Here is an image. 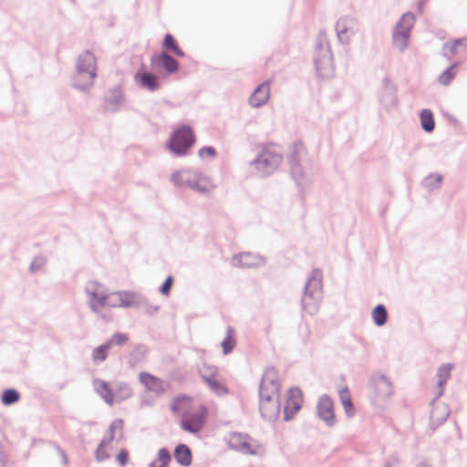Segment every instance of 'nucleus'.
Segmentation results:
<instances>
[{"label":"nucleus","mask_w":467,"mask_h":467,"mask_svg":"<svg viewBox=\"0 0 467 467\" xmlns=\"http://www.w3.org/2000/svg\"><path fill=\"white\" fill-rule=\"evenodd\" d=\"M174 414H180L181 428L190 433L200 432L207 420L208 409L204 404L193 402L191 397L182 395L175 397L170 403Z\"/></svg>","instance_id":"obj_1"},{"label":"nucleus","mask_w":467,"mask_h":467,"mask_svg":"<svg viewBox=\"0 0 467 467\" xmlns=\"http://www.w3.org/2000/svg\"><path fill=\"white\" fill-rule=\"evenodd\" d=\"M97 76L96 57L87 51L83 53L77 63V73L74 77V85L80 89L92 86Z\"/></svg>","instance_id":"obj_2"},{"label":"nucleus","mask_w":467,"mask_h":467,"mask_svg":"<svg viewBox=\"0 0 467 467\" xmlns=\"http://www.w3.org/2000/svg\"><path fill=\"white\" fill-rule=\"evenodd\" d=\"M322 278L323 275L320 270L312 271L305 287L302 303L304 308L311 314L317 310V304L321 299Z\"/></svg>","instance_id":"obj_3"},{"label":"nucleus","mask_w":467,"mask_h":467,"mask_svg":"<svg viewBox=\"0 0 467 467\" xmlns=\"http://www.w3.org/2000/svg\"><path fill=\"white\" fill-rule=\"evenodd\" d=\"M281 162L280 148L275 144H269L265 147L254 165L256 170L262 174H269L275 171Z\"/></svg>","instance_id":"obj_4"},{"label":"nucleus","mask_w":467,"mask_h":467,"mask_svg":"<svg viewBox=\"0 0 467 467\" xmlns=\"http://www.w3.org/2000/svg\"><path fill=\"white\" fill-rule=\"evenodd\" d=\"M280 380L278 371L271 367L263 375L259 396L260 400H279Z\"/></svg>","instance_id":"obj_5"},{"label":"nucleus","mask_w":467,"mask_h":467,"mask_svg":"<svg viewBox=\"0 0 467 467\" xmlns=\"http://www.w3.org/2000/svg\"><path fill=\"white\" fill-rule=\"evenodd\" d=\"M194 135L189 126L183 125L176 129L168 143L169 149L178 154H184L194 143Z\"/></svg>","instance_id":"obj_6"},{"label":"nucleus","mask_w":467,"mask_h":467,"mask_svg":"<svg viewBox=\"0 0 467 467\" xmlns=\"http://www.w3.org/2000/svg\"><path fill=\"white\" fill-rule=\"evenodd\" d=\"M316 70L322 79H330L334 77L335 68L332 62V54L328 46H320L315 53Z\"/></svg>","instance_id":"obj_7"},{"label":"nucleus","mask_w":467,"mask_h":467,"mask_svg":"<svg viewBox=\"0 0 467 467\" xmlns=\"http://www.w3.org/2000/svg\"><path fill=\"white\" fill-rule=\"evenodd\" d=\"M415 16L412 13L404 14L396 26L394 33V44L401 51H403L409 43L410 31L413 27Z\"/></svg>","instance_id":"obj_8"},{"label":"nucleus","mask_w":467,"mask_h":467,"mask_svg":"<svg viewBox=\"0 0 467 467\" xmlns=\"http://www.w3.org/2000/svg\"><path fill=\"white\" fill-rule=\"evenodd\" d=\"M172 179L180 186H190L202 192H207L213 188L207 178L190 171H178L173 174Z\"/></svg>","instance_id":"obj_9"},{"label":"nucleus","mask_w":467,"mask_h":467,"mask_svg":"<svg viewBox=\"0 0 467 467\" xmlns=\"http://www.w3.org/2000/svg\"><path fill=\"white\" fill-rule=\"evenodd\" d=\"M227 442L233 450L243 453L254 454L259 448L258 443L246 434L233 432L229 435Z\"/></svg>","instance_id":"obj_10"},{"label":"nucleus","mask_w":467,"mask_h":467,"mask_svg":"<svg viewBox=\"0 0 467 467\" xmlns=\"http://www.w3.org/2000/svg\"><path fill=\"white\" fill-rule=\"evenodd\" d=\"M202 379L208 385L210 389L218 396H223L228 393L225 383L220 378L217 368L206 367L202 370Z\"/></svg>","instance_id":"obj_11"},{"label":"nucleus","mask_w":467,"mask_h":467,"mask_svg":"<svg viewBox=\"0 0 467 467\" xmlns=\"http://www.w3.org/2000/svg\"><path fill=\"white\" fill-rule=\"evenodd\" d=\"M303 404V394L298 388H291L287 391V398L285 405V419L290 420L299 410Z\"/></svg>","instance_id":"obj_12"},{"label":"nucleus","mask_w":467,"mask_h":467,"mask_svg":"<svg viewBox=\"0 0 467 467\" xmlns=\"http://www.w3.org/2000/svg\"><path fill=\"white\" fill-rule=\"evenodd\" d=\"M138 304V296L130 291H119L109 294L110 307H131Z\"/></svg>","instance_id":"obj_13"},{"label":"nucleus","mask_w":467,"mask_h":467,"mask_svg":"<svg viewBox=\"0 0 467 467\" xmlns=\"http://www.w3.org/2000/svg\"><path fill=\"white\" fill-rule=\"evenodd\" d=\"M140 382L144 388L156 395H161L165 392V385L161 379L155 377L154 375L148 372H141L139 375Z\"/></svg>","instance_id":"obj_14"},{"label":"nucleus","mask_w":467,"mask_h":467,"mask_svg":"<svg viewBox=\"0 0 467 467\" xmlns=\"http://www.w3.org/2000/svg\"><path fill=\"white\" fill-rule=\"evenodd\" d=\"M450 414L449 408L442 402H437L432 405L430 422L432 429H436L446 421Z\"/></svg>","instance_id":"obj_15"},{"label":"nucleus","mask_w":467,"mask_h":467,"mask_svg":"<svg viewBox=\"0 0 467 467\" xmlns=\"http://www.w3.org/2000/svg\"><path fill=\"white\" fill-rule=\"evenodd\" d=\"M317 412L319 417L326 421L328 425H332L335 421V411L333 400L327 397L323 396L317 403Z\"/></svg>","instance_id":"obj_16"},{"label":"nucleus","mask_w":467,"mask_h":467,"mask_svg":"<svg viewBox=\"0 0 467 467\" xmlns=\"http://www.w3.org/2000/svg\"><path fill=\"white\" fill-rule=\"evenodd\" d=\"M91 307L96 310L103 306H109V294H106L102 287L94 285L88 290Z\"/></svg>","instance_id":"obj_17"},{"label":"nucleus","mask_w":467,"mask_h":467,"mask_svg":"<svg viewBox=\"0 0 467 467\" xmlns=\"http://www.w3.org/2000/svg\"><path fill=\"white\" fill-rule=\"evenodd\" d=\"M336 30L339 40L348 43L355 31V22L348 18H340L336 25Z\"/></svg>","instance_id":"obj_18"},{"label":"nucleus","mask_w":467,"mask_h":467,"mask_svg":"<svg viewBox=\"0 0 467 467\" xmlns=\"http://www.w3.org/2000/svg\"><path fill=\"white\" fill-rule=\"evenodd\" d=\"M270 97V87L268 82L262 83L250 97V105L258 108L265 104Z\"/></svg>","instance_id":"obj_19"},{"label":"nucleus","mask_w":467,"mask_h":467,"mask_svg":"<svg viewBox=\"0 0 467 467\" xmlns=\"http://www.w3.org/2000/svg\"><path fill=\"white\" fill-rule=\"evenodd\" d=\"M259 408L264 418L275 420L280 411L279 400H260Z\"/></svg>","instance_id":"obj_20"},{"label":"nucleus","mask_w":467,"mask_h":467,"mask_svg":"<svg viewBox=\"0 0 467 467\" xmlns=\"http://www.w3.org/2000/svg\"><path fill=\"white\" fill-rule=\"evenodd\" d=\"M135 80L140 84V87L148 88L151 91L157 89L160 87L156 76L146 71L144 68H140L136 73Z\"/></svg>","instance_id":"obj_21"},{"label":"nucleus","mask_w":467,"mask_h":467,"mask_svg":"<svg viewBox=\"0 0 467 467\" xmlns=\"http://www.w3.org/2000/svg\"><path fill=\"white\" fill-rule=\"evenodd\" d=\"M93 387L96 392L105 400L106 403L109 405L113 404L114 394L109 383L103 379H97L93 381Z\"/></svg>","instance_id":"obj_22"},{"label":"nucleus","mask_w":467,"mask_h":467,"mask_svg":"<svg viewBox=\"0 0 467 467\" xmlns=\"http://www.w3.org/2000/svg\"><path fill=\"white\" fill-rule=\"evenodd\" d=\"M157 63L161 64L169 73L176 72L179 67L178 62L165 52L151 57V64Z\"/></svg>","instance_id":"obj_23"},{"label":"nucleus","mask_w":467,"mask_h":467,"mask_svg":"<svg viewBox=\"0 0 467 467\" xmlns=\"http://www.w3.org/2000/svg\"><path fill=\"white\" fill-rule=\"evenodd\" d=\"M175 461L182 466H190L192 464V451L185 444H179L174 450Z\"/></svg>","instance_id":"obj_24"},{"label":"nucleus","mask_w":467,"mask_h":467,"mask_svg":"<svg viewBox=\"0 0 467 467\" xmlns=\"http://www.w3.org/2000/svg\"><path fill=\"white\" fill-rule=\"evenodd\" d=\"M106 109L115 110L124 101L123 93L119 88L111 89L105 98Z\"/></svg>","instance_id":"obj_25"},{"label":"nucleus","mask_w":467,"mask_h":467,"mask_svg":"<svg viewBox=\"0 0 467 467\" xmlns=\"http://www.w3.org/2000/svg\"><path fill=\"white\" fill-rule=\"evenodd\" d=\"M339 399L345 412L348 416L354 415V406L351 400V395L348 387H343L338 390Z\"/></svg>","instance_id":"obj_26"},{"label":"nucleus","mask_w":467,"mask_h":467,"mask_svg":"<svg viewBox=\"0 0 467 467\" xmlns=\"http://www.w3.org/2000/svg\"><path fill=\"white\" fill-rule=\"evenodd\" d=\"M236 346L235 331L233 327H229L226 329V335L222 341L223 352L224 355L229 354Z\"/></svg>","instance_id":"obj_27"},{"label":"nucleus","mask_w":467,"mask_h":467,"mask_svg":"<svg viewBox=\"0 0 467 467\" xmlns=\"http://www.w3.org/2000/svg\"><path fill=\"white\" fill-rule=\"evenodd\" d=\"M451 370V365L445 364L442 365L438 371V386H439V391L438 396H441L443 393L444 390V385L446 384L447 380L450 378Z\"/></svg>","instance_id":"obj_28"},{"label":"nucleus","mask_w":467,"mask_h":467,"mask_svg":"<svg viewBox=\"0 0 467 467\" xmlns=\"http://www.w3.org/2000/svg\"><path fill=\"white\" fill-rule=\"evenodd\" d=\"M420 125L426 132H431L435 127L432 112L430 109H423L420 115Z\"/></svg>","instance_id":"obj_29"},{"label":"nucleus","mask_w":467,"mask_h":467,"mask_svg":"<svg viewBox=\"0 0 467 467\" xmlns=\"http://www.w3.org/2000/svg\"><path fill=\"white\" fill-rule=\"evenodd\" d=\"M163 47L171 51L178 57H184L183 51L179 47L177 41L171 34H166L163 40Z\"/></svg>","instance_id":"obj_30"},{"label":"nucleus","mask_w":467,"mask_h":467,"mask_svg":"<svg viewBox=\"0 0 467 467\" xmlns=\"http://www.w3.org/2000/svg\"><path fill=\"white\" fill-rule=\"evenodd\" d=\"M371 316L374 323L379 327L385 325L387 322L388 313L383 305L377 306L372 310Z\"/></svg>","instance_id":"obj_31"},{"label":"nucleus","mask_w":467,"mask_h":467,"mask_svg":"<svg viewBox=\"0 0 467 467\" xmlns=\"http://www.w3.org/2000/svg\"><path fill=\"white\" fill-rule=\"evenodd\" d=\"M171 454L167 449H161L156 459L150 463V467H168L171 462Z\"/></svg>","instance_id":"obj_32"},{"label":"nucleus","mask_w":467,"mask_h":467,"mask_svg":"<svg viewBox=\"0 0 467 467\" xmlns=\"http://www.w3.org/2000/svg\"><path fill=\"white\" fill-rule=\"evenodd\" d=\"M110 346L109 343H105L101 346H99L95 348L92 351V359L95 363H99L104 361L109 354V351L110 349Z\"/></svg>","instance_id":"obj_33"},{"label":"nucleus","mask_w":467,"mask_h":467,"mask_svg":"<svg viewBox=\"0 0 467 467\" xmlns=\"http://www.w3.org/2000/svg\"><path fill=\"white\" fill-rule=\"evenodd\" d=\"M444 48L451 55H456L460 49L467 48V38L455 39L445 44Z\"/></svg>","instance_id":"obj_34"},{"label":"nucleus","mask_w":467,"mask_h":467,"mask_svg":"<svg viewBox=\"0 0 467 467\" xmlns=\"http://www.w3.org/2000/svg\"><path fill=\"white\" fill-rule=\"evenodd\" d=\"M373 388L379 394L389 396L391 393V386L385 378L377 379L373 382Z\"/></svg>","instance_id":"obj_35"},{"label":"nucleus","mask_w":467,"mask_h":467,"mask_svg":"<svg viewBox=\"0 0 467 467\" xmlns=\"http://www.w3.org/2000/svg\"><path fill=\"white\" fill-rule=\"evenodd\" d=\"M256 257L252 254H242L234 258L235 265L243 267H251L256 264Z\"/></svg>","instance_id":"obj_36"},{"label":"nucleus","mask_w":467,"mask_h":467,"mask_svg":"<svg viewBox=\"0 0 467 467\" xmlns=\"http://www.w3.org/2000/svg\"><path fill=\"white\" fill-rule=\"evenodd\" d=\"M456 73V66H451L440 75L438 80L441 85L447 86L455 78Z\"/></svg>","instance_id":"obj_37"},{"label":"nucleus","mask_w":467,"mask_h":467,"mask_svg":"<svg viewBox=\"0 0 467 467\" xmlns=\"http://www.w3.org/2000/svg\"><path fill=\"white\" fill-rule=\"evenodd\" d=\"M20 399V394L15 389H6L2 394V403L8 406L16 403Z\"/></svg>","instance_id":"obj_38"},{"label":"nucleus","mask_w":467,"mask_h":467,"mask_svg":"<svg viewBox=\"0 0 467 467\" xmlns=\"http://www.w3.org/2000/svg\"><path fill=\"white\" fill-rule=\"evenodd\" d=\"M123 428H124V422L122 420H114L109 427L110 440H112L114 438V434L116 431L119 432V434L121 436Z\"/></svg>","instance_id":"obj_39"},{"label":"nucleus","mask_w":467,"mask_h":467,"mask_svg":"<svg viewBox=\"0 0 467 467\" xmlns=\"http://www.w3.org/2000/svg\"><path fill=\"white\" fill-rule=\"evenodd\" d=\"M129 337L126 334H115L111 337V338L108 341L110 348L113 345H123L128 341Z\"/></svg>","instance_id":"obj_40"},{"label":"nucleus","mask_w":467,"mask_h":467,"mask_svg":"<svg viewBox=\"0 0 467 467\" xmlns=\"http://www.w3.org/2000/svg\"><path fill=\"white\" fill-rule=\"evenodd\" d=\"M115 390L117 393L119 392L121 394V399H126V398H129L131 396V390L128 387L127 384H124V383L119 384L116 387Z\"/></svg>","instance_id":"obj_41"},{"label":"nucleus","mask_w":467,"mask_h":467,"mask_svg":"<svg viewBox=\"0 0 467 467\" xmlns=\"http://www.w3.org/2000/svg\"><path fill=\"white\" fill-rule=\"evenodd\" d=\"M172 284H173V278L171 276H168L161 287V293L162 295L168 296L170 294Z\"/></svg>","instance_id":"obj_42"},{"label":"nucleus","mask_w":467,"mask_h":467,"mask_svg":"<svg viewBox=\"0 0 467 467\" xmlns=\"http://www.w3.org/2000/svg\"><path fill=\"white\" fill-rule=\"evenodd\" d=\"M215 154H216V151L213 147H203L199 150V155L202 158L214 157Z\"/></svg>","instance_id":"obj_43"},{"label":"nucleus","mask_w":467,"mask_h":467,"mask_svg":"<svg viewBox=\"0 0 467 467\" xmlns=\"http://www.w3.org/2000/svg\"><path fill=\"white\" fill-rule=\"evenodd\" d=\"M117 460L121 466H124L129 461V452L126 450H121L117 456Z\"/></svg>","instance_id":"obj_44"},{"label":"nucleus","mask_w":467,"mask_h":467,"mask_svg":"<svg viewBox=\"0 0 467 467\" xmlns=\"http://www.w3.org/2000/svg\"><path fill=\"white\" fill-rule=\"evenodd\" d=\"M294 147L297 149L299 151L304 150V145L302 142H296L295 143Z\"/></svg>","instance_id":"obj_45"},{"label":"nucleus","mask_w":467,"mask_h":467,"mask_svg":"<svg viewBox=\"0 0 467 467\" xmlns=\"http://www.w3.org/2000/svg\"><path fill=\"white\" fill-rule=\"evenodd\" d=\"M430 179L434 180L436 182H441V175H432L430 177Z\"/></svg>","instance_id":"obj_46"},{"label":"nucleus","mask_w":467,"mask_h":467,"mask_svg":"<svg viewBox=\"0 0 467 467\" xmlns=\"http://www.w3.org/2000/svg\"><path fill=\"white\" fill-rule=\"evenodd\" d=\"M102 447H103V443L101 444V446L99 447V449L98 450V457L99 458V453L100 451H102Z\"/></svg>","instance_id":"obj_47"},{"label":"nucleus","mask_w":467,"mask_h":467,"mask_svg":"<svg viewBox=\"0 0 467 467\" xmlns=\"http://www.w3.org/2000/svg\"><path fill=\"white\" fill-rule=\"evenodd\" d=\"M419 467H430L427 463H421Z\"/></svg>","instance_id":"obj_48"}]
</instances>
